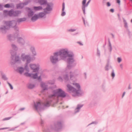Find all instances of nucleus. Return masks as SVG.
<instances>
[{
  "instance_id": "nucleus-56",
  "label": "nucleus",
  "mask_w": 132,
  "mask_h": 132,
  "mask_svg": "<svg viewBox=\"0 0 132 132\" xmlns=\"http://www.w3.org/2000/svg\"><path fill=\"white\" fill-rule=\"evenodd\" d=\"M9 128L8 127L3 128H0V130H4Z\"/></svg>"
},
{
  "instance_id": "nucleus-14",
  "label": "nucleus",
  "mask_w": 132,
  "mask_h": 132,
  "mask_svg": "<svg viewBox=\"0 0 132 132\" xmlns=\"http://www.w3.org/2000/svg\"><path fill=\"white\" fill-rule=\"evenodd\" d=\"M30 66L31 69L33 70L34 72H36L38 71L39 70V68L37 67L35 64H30Z\"/></svg>"
},
{
  "instance_id": "nucleus-8",
  "label": "nucleus",
  "mask_w": 132,
  "mask_h": 132,
  "mask_svg": "<svg viewBox=\"0 0 132 132\" xmlns=\"http://www.w3.org/2000/svg\"><path fill=\"white\" fill-rule=\"evenodd\" d=\"M21 59L23 61H26V63H29L31 60V58L29 55H26L24 53H22L21 56Z\"/></svg>"
},
{
  "instance_id": "nucleus-3",
  "label": "nucleus",
  "mask_w": 132,
  "mask_h": 132,
  "mask_svg": "<svg viewBox=\"0 0 132 132\" xmlns=\"http://www.w3.org/2000/svg\"><path fill=\"white\" fill-rule=\"evenodd\" d=\"M75 86L78 89L77 90L74 87H73L69 84H68L67 85V87L68 88V90L69 92H72L74 93H76V95H78L79 94H81L82 93V92L80 89V86L79 84L76 83Z\"/></svg>"
},
{
  "instance_id": "nucleus-6",
  "label": "nucleus",
  "mask_w": 132,
  "mask_h": 132,
  "mask_svg": "<svg viewBox=\"0 0 132 132\" xmlns=\"http://www.w3.org/2000/svg\"><path fill=\"white\" fill-rule=\"evenodd\" d=\"M62 127V123L60 121H57L54 122L53 126H51L50 128L56 131H58Z\"/></svg>"
},
{
  "instance_id": "nucleus-12",
  "label": "nucleus",
  "mask_w": 132,
  "mask_h": 132,
  "mask_svg": "<svg viewBox=\"0 0 132 132\" xmlns=\"http://www.w3.org/2000/svg\"><path fill=\"white\" fill-rule=\"evenodd\" d=\"M34 105L35 109L38 111H41L43 109V108L42 107L41 104L40 102H37L36 103L34 102Z\"/></svg>"
},
{
  "instance_id": "nucleus-42",
  "label": "nucleus",
  "mask_w": 132,
  "mask_h": 132,
  "mask_svg": "<svg viewBox=\"0 0 132 132\" xmlns=\"http://www.w3.org/2000/svg\"><path fill=\"white\" fill-rule=\"evenodd\" d=\"M32 74L29 73L28 72H26L24 73V75L27 77H31V75Z\"/></svg>"
},
{
  "instance_id": "nucleus-44",
  "label": "nucleus",
  "mask_w": 132,
  "mask_h": 132,
  "mask_svg": "<svg viewBox=\"0 0 132 132\" xmlns=\"http://www.w3.org/2000/svg\"><path fill=\"white\" fill-rule=\"evenodd\" d=\"M4 6L5 8H9L11 7V6L10 4H7L5 5Z\"/></svg>"
},
{
  "instance_id": "nucleus-28",
  "label": "nucleus",
  "mask_w": 132,
  "mask_h": 132,
  "mask_svg": "<svg viewBox=\"0 0 132 132\" xmlns=\"http://www.w3.org/2000/svg\"><path fill=\"white\" fill-rule=\"evenodd\" d=\"M110 64V61L109 60H108L107 61V62L106 64V65L105 69V70L106 71H108L109 70L108 67L109 66V65Z\"/></svg>"
},
{
  "instance_id": "nucleus-25",
  "label": "nucleus",
  "mask_w": 132,
  "mask_h": 132,
  "mask_svg": "<svg viewBox=\"0 0 132 132\" xmlns=\"http://www.w3.org/2000/svg\"><path fill=\"white\" fill-rule=\"evenodd\" d=\"M83 105L78 104L77 108L76 109V110H77L75 111V112L77 113L79 112V110L83 106Z\"/></svg>"
},
{
  "instance_id": "nucleus-64",
  "label": "nucleus",
  "mask_w": 132,
  "mask_h": 132,
  "mask_svg": "<svg viewBox=\"0 0 132 132\" xmlns=\"http://www.w3.org/2000/svg\"><path fill=\"white\" fill-rule=\"evenodd\" d=\"M128 89H131V87H130V84H129V85L128 87Z\"/></svg>"
},
{
  "instance_id": "nucleus-45",
  "label": "nucleus",
  "mask_w": 132,
  "mask_h": 132,
  "mask_svg": "<svg viewBox=\"0 0 132 132\" xmlns=\"http://www.w3.org/2000/svg\"><path fill=\"white\" fill-rule=\"evenodd\" d=\"M18 127H15L12 128L11 129H9L8 130V131H14V130L15 129L18 128Z\"/></svg>"
},
{
  "instance_id": "nucleus-13",
  "label": "nucleus",
  "mask_w": 132,
  "mask_h": 132,
  "mask_svg": "<svg viewBox=\"0 0 132 132\" xmlns=\"http://www.w3.org/2000/svg\"><path fill=\"white\" fill-rule=\"evenodd\" d=\"M9 26L6 25V26H3L0 28V30L3 33H5L7 30L9 29Z\"/></svg>"
},
{
  "instance_id": "nucleus-37",
  "label": "nucleus",
  "mask_w": 132,
  "mask_h": 132,
  "mask_svg": "<svg viewBox=\"0 0 132 132\" xmlns=\"http://www.w3.org/2000/svg\"><path fill=\"white\" fill-rule=\"evenodd\" d=\"M111 76L112 77V79H113L115 76V75L114 72V70L113 69H112V70L111 74Z\"/></svg>"
},
{
  "instance_id": "nucleus-53",
  "label": "nucleus",
  "mask_w": 132,
  "mask_h": 132,
  "mask_svg": "<svg viewBox=\"0 0 132 132\" xmlns=\"http://www.w3.org/2000/svg\"><path fill=\"white\" fill-rule=\"evenodd\" d=\"M107 5L109 7L111 6V4L109 2H107L106 3Z\"/></svg>"
},
{
  "instance_id": "nucleus-26",
  "label": "nucleus",
  "mask_w": 132,
  "mask_h": 132,
  "mask_svg": "<svg viewBox=\"0 0 132 132\" xmlns=\"http://www.w3.org/2000/svg\"><path fill=\"white\" fill-rule=\"evenodd\" d=\"M46 14V13L44 12H41L40 13H39L38 15L39 18H41L43 17Z\"/></svg>"
},
{
  "instance_id": "nucleus-49",
  "label": "nucleus",
  "mask_w": 132,
  "mask_h": 132,
  "mask_svg": "<svg viewBox=\"0 0 132 132\" xmlns=\"http://www.w3.org/2000/svg\"><path fill=\"white\" fill-rule=\"evenodd\" d=\"M100 51H99L98 48L97 49V55L99 56H100Z\"/></svg>"
},
{
  "instance_id": "nucleus-47",
  "label": "nucleus",
  "mask_w": 132,
  "mask_h": 132,
  "mask_svg": "<svg viewBox=\"0 0 132 132\" xmlns=\"http://www.w3.org/2000/svg\"><path fill=\"white\" fill-rule=\"evenodd\" d=\"M117 60L118 63H120L122 61L120 57H118L117 58Z\"/></svg>"
},
{
  "instance_id": "nucleus-55",
  "label": "nucleus",
  "mask_w": 132,
  "mask_h": 132,
  "mask_svg": "<svg viewBox=\"0 0 132 132\" xmlns=\"http://www.w3.org/2000/svg\"><path fill=\"white\" fill-rule=\"evenodd\" d=\"M117 3H118L119 5H120V0H117Z\"/></svg>"
},
{
  "instance_id": "nucleus-7",
  "label": "nucleus",
  "mask_w": 132,
  "mask_h": 132,
  "mask_svg": "<svg viewBox=\"0 0 132 132\" xmlns=\"http://www.w3.org/2000/svg\"><path fill=\"white\" fill-rule=\"evenodd\" d=\"M58 55L60 56L61 59H64L67 57V55L68 54V51L67 49H63L59 52H57Z\"/></svg>"
},
{
  "instance_id": "nucleus-46",
  "label": "nucleus",
  "mask_w": 132,
  "mask_h": 132,
  "mask_svg": "<svg viewBox=\"0 0 132 132\" xmlns=\"http://www.w3.org/2000/svg\"><path fill=\"white\" fill-rule=\"evenodd\" d=\"M12 118L11 117H10L7 118H4L3 120L4 121L6 120H8Z\"/></svg>"
},
{
  "instance_id": "nucleus-36",
  "label": "nucleus",
  "mask_w": 132,
  "mask_h": 132,
  "mask_svg": "<svg viewBox=\"0 0 132 132\" xmlns=\"http://www.w3.org/2000/svg\"><path fill=\"white\" fill-rule=\"evenodd\" d=\"M51 103V101H47L46 103L44 104V106L49 107L50 106V104Z\"/></svg>"
},
{
  "instance_id": "nucleus-57",
  "label": "nucleus",
  "mask_w": 132,
  "mask_h": 132,
  "mask_svg": "<svg viewBox=\"0 0 132 132\" xmlns=\"http://www.w3.org/2000/svg\"><path fill=\"white\" fill-rule=\"evenodd\" d=\"M9 86L10 87V88L11 89H13V87L11 84H10Z\"/></svg>"
},
{
  "instance_id": "nucleus-20",
  "label": "nucleus",
  "mask_w": 132,
  "mask_h": 132,
  "mask_svg": "<svg viewBox=\"0 0 132 132\" xmlns=\"http://www.w3.org/2000/svg\"><path fill=\"white\" fill-rule=\"evenodd\" d=\"M65 9V3L63 2L62 5V12L61 14V15L62 16H64L66 14L65 12L64 11Z\"/></svg>"
},
{
  "instance_id": "nucleus-2",
  "label": "nucleus",
  "mask_w": 132,
  "mask_h": 132,
  "mask_svg": "<svg viewBox=\"0 0 132 132\" xmlns=\"http://www.w3.org/2000/svg\"><path fill=\"white\" fill-rule=\"evenodd\" d=\"M53 94H51L50 96L51 97L57 96L62 98H64L67 94L61 88H59L56 90H53L52 92Z\"/></svg>"
},
{
  "instance_id": "nucleus-10",
  "label": "nucleus",
  "mask_w": 132,
  "mask_h": 132,
  "mask_svg": "<svg viewBox=\"0 0 132 132\" xmlns=\"http://www.w3.org/2000/svg\"><path fill=\"white\" fill-rule=\"evenodd\" d=\"M53 4L52 3H48L46 4V7L44 9V12L46 13H49L48 11H51L52 10V6H53Z\"/></svg>"
},
{
  "instance_id": "nucleus-16",
  "label": "nucleus",
  "mask_w": 132,
  "mask_h": 132,
  "mask_svg": "<svg viewBox=\"0 0 132 132\" xmlns=\"http://www.w3.org/2000/svg\"><path fill=\"white\" fill-rule=\"evenodd\" d=\"M41 87L42 88V92H44L45 90H47L48 88H47V85H46L44 83H42L41 84Z\"/></svg>"
},
{
  "instance_id": "nucleus-61",
  "label": "nucleus",
  "mask_w": 132,
  "mask_h": 132,
  "mask_svg": "<svg viewBox=\"0 0 132 132\" xmlns=\"http://www.w3.org/2000/svg\"><path fill=\"white\" fill-rule=\"evenodd\" d=\"M28 3V2H24L23 4L24 5H26Z\"/></svg>"
},
{
  "instance_id": "nucleus-22",
  "label": "nucleus",
  "mask_w": 132,
  "mask_h": 132,
  "mask_svg": "<svg viewBox=\"0 0 132 132\" xmlns=\"http://www.w3.org/2000/svg\"><path fill=\"white\" fill-rule=\"evenodd\" d=\"M39 18L38 15L35 14L34 16H32L31 18V20L32 22H35Z\"/></svg>"
},
{
  "instance_id": "nucleus-60",
  "label": "nucleus",
  "mask_w": 132,
  "mask_h": 132,
  "mask_svg": "<svg viewBox=\"0 0 132 132\" xmlns=\"http://www.w3.org/2000/svg\"><path fill=\"white\" fill-rule=\"evenodd\" d=\"M58 79L59 80H61L62 81V77L60 76L59 77V78H58Z\"/></svg>"
},
{
  "instance_id": "nucleus-11",
  "label": "nucleus",
  "mask_w": 132,
  "mask_h": 132,
  "mask_svg": "<svg viewBox=\"0 0 132 132\" xmlns=\"http://www.w3.org/2000/svg\"><path fill=\"white\" fill-rule=\"evenodd\" d=\"M91 1V0H89L86 4V0H83L82 2V9L84 15L85 14V7L88 6L89 3Z\"/></svg>"
},
{
  "instance_id": "nucleus-29",
  "label": "nucleus",
  "mask_w": 132,
  "mask_h": 132,
  "mask_svg": "<svg viewBox=\"0 0 132 132\" xmlns=\"http://www.w3.org/2000/svg\"><path fill=\"white\" fill-rule=\"evenodd\" d=\"M108 41L109 43V49L110 51V52H111L112 50L111 44V43L110 40L109 39H108Z\"/></svg>"
},
{
  "instance_id": "nucleus-40",
  "label": "nucleus",
  "mask_w": 132,
  "mask_h": 132,
  "mask_svg": "<svg viewBox=\"0 0 132 132\" xmlns=\"http://www.w3.org/2000/svg\"><path fill=\"white\" fill-rule=\"evenodd\" d=\"M32 77L34 79H36L37 78L38 75L37 73H36L34 74H32Z\"/></svg>"
},
{
  "instance_id": "nucleus-32",
  "label": "nucleus",
  "mask_w": 132,
  "mask_h": 132,
  "mask_svg": "<svg viewBox=\"0 0 132 132\" xmlns=\"http://www.w3.org/2000/svg\"><path fill=\"white\" fill-rule=\"evenodd\" d=\"M63 77L65 82H66L69 80V76L67 74H66L64 75Z\"/></svg>"
},
{
  "instance_id": "nucleus-63",
  "label": "nucleus",
  "mask_w": 132,
  "mask_h": 132,
  "mask_svg": "<svg viewBox=\"0 0 132 132\" xmlns=\"http://www.w3.org/2000/svg\"><path fill=\"white\" fill-rule=\"evenodd\" d=\"M125 92H124L123 93V94L122 96V98H123V96L125 95Z\"/></svg>"
},
{
  "instance_id": "nucleus-54",
  "label": "nucleus",
  "mask_w": 132,
  "mask_h": 132,
  "mask_svg": "<svg viewBox=\"0 0 132 132\" xmlns=\"http://www.w3.org/2000/svg\"><path fill=\"white\" fill-rule=\"evenodd\" d=\"M21 4H19L18 5H17V8H18L20 7H21Z\"/></svg>"
},
{
  "instance_id": "nucleus-18",
  "label": "nucleus",
  "mask_w": 132,
  "mask_h": 132,
  "mask_svg": "<svg viewBox=\"0 0 132 132\" xmlns=\"http://www.w3.org/2000/svg\"><path fill=\"white\" fill-rule=\"evenodd\" d=\"M24 69L22 67H19L16 70V71L22 74L24 71Z\"/></svg>"
},
{
  "instance_id": "nucleus-21",
  "label": "nucleus",
  "mask_w": 132,
  "mask_h": 132,
  "mask_svg": "<svg viewBox=\"0 0 132 132\" xmlns=\"http://www.w3.org/2000/svg\"><path fill=\"white\" fill-rule=\"evenodd\" d=\"M28 10H30L28 12V15L29 17H30L34 15V12L32 10H31V9L30 8L28 7Z\"/></svg>"
},
{
  "instance_id": "nucleus-38",
  "label": "nucleus",
  "mask_w": 132,
  "mask_h": 132,
  "mask_svg": "<svg viewBox=\"0 0 132 132\" xmlns=\"http://www.w3.org/2000/svg\"><path fill=\"white\" fill-rule=\"evenodd\" d=\"M70 79H71L72 78L77 76V75H76L74 74V73H72V72H70Z\"/></svg>"
},
{
  "instance_id": "nucleus-59",
  "label": "nucleus",
  "mask_w": 132,
  "mask_h": 132,
  "mask_svg": "<svg viewBox=\"0 0 132 132\" xmlns=\"http://www.w3.org/2000/svg\"><path fill=\"white\" fill-rule=\"evenodd\" d=\"M77 43L79 44V45H83V44L80 42H77Z\"/></svg>"
},
{
  "instance_id": "nucleus-41",
  "label": "nucleus",
  "mask_w": 132,
  "mask_h": 132,
  "mask_svg": "<svg viewBox=\"0 0 132 132\" xmlns=\"http://www.w3.org/2000/svg\"><path fill=\"white\" fill-rule=\"evenodd\" d=\"M29 63H26L25 65V67L24 68V70H26L27 71H29V69L28 67V64Z\"/></svg>"
},
{
  "instance_id": "nucleus-62",
  "label": "nucleus",
  "mask_w": 132,
  "mask_h": 132,
  "mask_svg": "<svg viewBox=\"0 0 132 132\" xmlns=\"http://www.w3.org/2000/svg\"><path fill=\"white\" fill-rule=\"evenodd\" d=\"M37 79L38 80H39L40 79H41V76H39V77H38V78H37Z\"/></svg>"
},
{
  "instance_id": "nucleus-48",
  "label": "nucleus",
  "mask_w": 132,
  "mask_h": 132,
  "mask_svg": "<svg viewBox=\"0 0 132 132\" xmlns=\"http://www.w3.org/2000/svg\"><path fill=\"white\" fill-rule=\"evenodd\" d=\"M45 132H50V130L48 128L45 129Z\"/></svg>"
},
{
  "instance_id": "nucleus-35",
  "label": "nucleus",
  "mask_w": 132,
  "mask_h": 132,
  "mask_svg": "<svg viewBox=\"0 0 132 132\" xmlns=\"http://www.w3.org/2000/svg\"><path fill=\"white\" fill-rule=\"evenodd\" d=\"M123 22L124 24L125 27L126 28H128V26L127 25V23L126 22V20L124 18H123Z\"/></svg>"
},
{
  "instance_id": "nucleus-52",
  "label": "nucleus",
  "mask_w": 132,
  "mask_h": 132,
  "mask_svg": "<svg viewBox=\"0 0 132 132\" xmlns=\"http://www.w3.org/2000/svg\"><path fill=\"white\" fill-rule=\"evenodd\" d=\"M70 64H69V65H67V67L69 69H70L72 67V66L70 65Z\"/></svg>"
},
{
  "instance_id": "nucleus-17",
  "label": "nucleus",
  "mask_w": 132,
  "mask_h": 132,
  "mask_svg": "<svg viewBox=\"0 0 132 132\" xmlns=\"http://www.w3.org/2000/svg\"><path fill=\"white\" fill-rule=\"evenodd\" d=\"M38 3L40 5L44 6L46 5L47 2V0H39Z\"/></svg>"
},
{
  "instance_id": "nucleus-31",
  "label": "nucleus",
  "mask_w": 132,
  "mask_h": 132,
  "mask_svg": "<svg viewBox=\"0 0 132 132\" xmlns=\"http://www.w3.org/2000/svg\"><path fill=\"white\" fill-rule=\"evenodd\" d=\"M34 9L35 10H39L42 9V6H35Z\"/></svg>"
},
{
  "instance_id": "nucleus-51",
  "label": "nucleus",
  "mask_w": 132,
  "mask_h": 132,
  "mask_svg": "<svg viewBox=\"0 0 132 132\" xmlns=\"http://www.w3.org/2000/svg\"><path fill=\"white\" fill-rule=\"evenodd\" d=\"M76 29H69L68 30V31H71V32H73L74 31H75L76 30Z\"/></svg>"
},
{
  "instance_id": "nucleus-58",
  "label": "nucleus",
  "mask_w": 132,
  "mask_h": 132,
  "mask_svg": "<svg viewBox=\"0 0 132 132\" xmlns=\"http://www.w3.org/2000/svg\"><path fill=\"white\" fill-rule=\"evenodd\" d=\"M110 11L112 12V13H113L114 12V9H111L110 10Z\"/></svg>"
},
{
  "instance_id": "nucleus-43",
  "label": "nucleus",
  "mask_w": 132,
  "mask_h": 132,
  "mask_svg": "<svg viewBox=\"0 0 132 132\" xmlns=\"http://www.w3.org/2000/svg\"><path fill=\"white\" fill-rule=\"evenodd\" d=\"M8 15L10 16L13 15V10H11L10 11H8Z\"/></svg>"
},
{
  "instance_id": "nucleus-5",
  "label": "nucleus",
  "mask_w": 132,
  "mask_h": 132,
  "mask_svg": "<svg viewBox=\"0 0 132 132\" xmlns=\"http://www.w3.org/2000/svg\"><path fill=\"white\" fill-rule=\"evenodd\" d=\"M10 53L11 55V59L12 61L11 62V63L12 65L14 64L16 62H20V61L19 56L17 55L15 56L16 54V52L11 50L10 51Z\"/></svg>"
},
{
  "instance_id": "nucleus-4",
  "label": "nucleus",
  "mask_w": 132,
  "mask_h": 132,
  "mask_svg": "<svg viewBox=\"0 0 132 132\" xmlns=\"http://www.w3.org/2000/svg\"><path fill=\"white\" fill-rule=\"evenodd\" d=\"M17 21L15 20H12L9 21H6L5 23L7 26H9V28L10 27H13L16 33L19 32V28L18 27L16 26Z\"/></svg>"
},
{
  "instance_id": "nucleus-19",
  "label": "nucleus",
  "mask_w": 132,
  "mask_h": 132,
  "mask_svg": "<svg viewBox=\"0 0 132 132\" xmlns=\"http://www.w3.org/2000/svg\"><path fill=\"white\" fill-rule=\"evenodd\" d=\"M67 63L69 64H72L74 62L75 60L73 58H69L67 60Z\"/></svg>"
},
{
  "instance_id": "nucleus-15",
  "label": "nucleus",
  "mask_w": 132,
  "mask_h": 132,
  "mask_svg": "<svg viewBox=\"0 0 132 132\" xmlns=\"http://www.w3.org/2000/svg\"><path fill=\"white\" fill-rule=\"evenodd\" d=\"M30 50L34 56H36L37 55V53L36 51L35 47L33 46H31L30 48Z\"/></svg>"
},
{
  "instance_id": "nucleus-50",
  "label": "nucleus",
  "mask_w": 132,
  "mask_h": 132,
  "mask_svg": "<svg viewBox=\"0 0 132 132\" xmlns=\"http://www.w3.org/2000/svg\"><path fill=\"white\" fill-rule=\"evenodd\" d=\"M97 123V122L96 121H94L93 122H92L91 123L89 124L88 126L92 124H96Z\"/></svg>"
},
{
  "instance_id": "nucleus-23",
  "label": "nucleus",
  "mask_w": 132,
  "mask_h": 132,
  "mask_svg": "<svg viewBox=\"0 0 132 132\" xmlns=\"http://www.w3.org/2000/svg\"><path fill=\"white\" fill-rule=\"evenodd\" d=\"M20 13V12L19 11L13 10V16H18V15Z\"/></svg>"
},
{
  "instance_id": "nucleus-30",
  "label": "nucleus",
  "mask_w": 132,
  "mask_h": 132,
  "mask_svg": "<svg viewBox=\"0 0 132 132\" xmlns=\"http://www.w3.org/2000/svg\"><path fill=\"white\" fill-rule=\"evenodd\" d=\"M35 86V85L31 84H29L27 85L28 88L29 89H32Z\"/></svg>"
},
{
  "instance_id": "nucleus-9",
  "label": "nucleus",
  "mask_w": 132,
  "mask_h": 132,
  "mask_svg": "<svg viewBox=\"0 0 132 132\" xmlns=\"http://www.w3.org/2000/svg\"><path fill=\"white\" fill-rule=\"evenodd\" d=\"M58 53L56 52L54 53V56H52L50 57V60L51 62L53 64H55L58 61Z\"/></svg>"
},
{
  "instance_id": "nucleus-33",
  "label": "nucleus",
  "mask_w": 132,
  "mask_h": 132,
  "mask_svg": "<svg viewBox=\"0 0 132 132\" xmlns=\"http://www.w3.org/2000/svg\"><path fill=\"white\" fill-rule=\"evenodd\" d=\"M74 54L73 53H72L71 54H69L68 51V54H67V57H68L70 58H74Z\"/></svg>"
},
{
  "instance_id": "nucleus-24",
  "label": "nucleus",
  "mask_w": 132,
  "mask_h": 132,
  "mask_svg": "<svg viewBox=\"0 0 132 132\" xmlns=\"http://www.w3.org/2000/svg\"><path fill=\"white\" fill-rule=\"evenodd\" d=\"M26 18H19L17 19V22L18 23H20L26 20Z\"/></svg>"
},
{
  "instance_id": "nucleus-39",
  "label": "nucleus",
  "mask_w": 132,
  "mask_h": 132,
  "mask_svg": "<svg viewBox=\"0 0 132 132\" xmlns=\"http://www.w3.org/2000/svg\"><path fill=\"white\" fill-rule=\"evenodd\" d=\"M8 11L6 10H5L3 12V15L4 16H6L8 15Z\"/></svg>"
},
{
  "instance_id": "nucleus-1",
  "label": "nucleus",
  "mask_w": 132,
  "mask_h": 132,
  "mask_svg": "<svg viewBox=\"0 0 132 132\" xmlns=\"http://www.w3.org/2000/svg\"><path fill=\"white\" fill-rule=\"evenodd\" d=\"M19 36V32H18L15 33L13 36H11V35H8L7 38L11 41L14 40L15 38H17L18 42L21 45H23L25 44L24 40L22 37H18Z\"/></svg>"
},
{
  "instance_id": "nucleus-34",
  "label": "nucleus",
  "mask_w": 132,
  "mask_h": 132,
  "mask_svg": "<svg viewBox=\"0 0 132 132\" xmlns=\"http://www.w3.org/2000/svg\"><path fill=\"white\" fill-rule=\"evenodd\" d=\"M12 47L13 50H14L15 51H17L18 50V48L17 47V46H16L15 45L12 44L11 45Z\"/></svg>"
},
{
  "instance_id": "nucleus-27",
  "label": "nucleus",
  "mask_w": 132,
  "mask_h": 132,
  "mask_svg": "<svg viewBox=\"0 0 132 132\" xmlns=\"http://www.w3.org/2000/svg\"><path fill=\"white\" fill-rule=\"evenodd\" d=\"M1 74L2 76V78L5 80H7L8 79L6 77L5 75L2 72H1Z\"/></svg>"
}]
</instances>
